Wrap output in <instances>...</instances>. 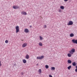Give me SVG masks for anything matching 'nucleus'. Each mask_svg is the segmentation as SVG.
<instances>
[{"instance_id":"obj_1","label":"nucleus","mask_w":77,"mask_h":77,"mask_svg":"<svg viewBox=\"0 0 77 77\" xmlns=\"http://www.w3.org/2000/svg\"><path fill=\"white\" fill-rule=\"evenodd\" d=\"M75 52V49L72 48L71 49V51H69V53L71 54H73Z\"/></svg>"},{"instance_id":"obj_2","label":"nucleus","mask_w":77,"mask_h":77,"mask_svg":"<svg viewBox=\"0 0 77 77\" xmlns=\"http://www.w3.org/2000/svg\"><path fill=\"white\" fill-rule=\"evenodd\" d=\"M16 33H17L19 32V26H16Z\"/></svg>"},{"instance_id":"obj_3","label":"nucleus","mask_w":77,"mask_h":77,"mask_svg":"<svg viewBox=\"0 0 77 77\" xmlns=\"http://www.w3.org/2000/svg\"><path fill=\"white\" fill-rule=\"evenodd\" d=\"M44 57V56H42L41 57H37V59H43Z\"/></svg>"},{"instance_id":"obj_4","label":"nucleus","mask_w":77,"mask_h":77,"mask_svg":"<svg viewBox=\"0 0 77 77\" xmlns=\"http://www.w3.org/2000/svg\"><path fill=\"white\" fill-rule=\"evenodd\" d=\"M72 24H73V22L72 21H69V23L67 24L68 26H71Z\"/></svg>"},{"instance_id":"obj_5","label":"nucleus","mask_w":77,"mask_h":77,"mask_svg":"<svg viewBox=\"0 0 77 77\" xmlns=\"http://www.w3.org/2000/svg\"><path fill=\"white\" fill-rule=\"evenodd\" d=\"M72 41L73 43L74 44H77V40H75V39H73L72 40Z\"/></svg>"},{"instance_id":"obj_6","label":"nucleus","mask_w":77,"mask_h":77,"mask_svg":"<svg viewBox=\"0 0 77 77\" xmlns=\"http://www.w3.org/2000/svg\"><path fill=\"white\" fill-rule=\"evenodd\" d=\"M21 14H22V15H27V13L25 11H22L21 12Z\"/></svg>"},{"instance_id":"obj_7","label":"nucleus","mask_w":77,"mask_h":77,"mask_svg":"<svg viewBox=\"0 0 77 77\" xmlns=\"http://www.w3.org/2000/svg\"><path fill=\"white\" fill-rule=\"evenodd\" d=\"M13 8L14 9H18L19 8V7L17 5L13 6Z\"/></svg>"},{"instance_id":"obj_8","label":"nucleus","mask_w":77,"mask_h":77,"mask_svg":"<svg viewBox=\"0 0 77 77\" xmlns=\"http://www.w3.org/2000/svg\"><path fill=\"white\" fill-rule=\"evenodd\" d=\"M24 32L25 33H28L29 32V29H25L24 30Z\"/></svg>"},{"instance_id":"obj_9","label":"nucleus","mask_w":77,"mask_h":77,"mask_svg":"<svg viewBox=\"0 0 77 77\" xmlns=\"http://www.w3.org/2000/svg\"><path fill=\"white\" fill-rule=\"evenodd\" d=\"M74 36V34L72 33H71L70 34V37H73V36Z\"/></svg>"},{"instance_id":"obj_10","label":"nucleus","mask_w":77,"mask_h":77,"mask_svg":"<svg viewBox=\"0 0 77 77\" xmlns=\"http://www.w3.org/2000/svg\"><path fill=\"white\" fill-rule=\"evenodd\" d=\"M27 46V43H24L22 45L23 47H25Z\"/></svg>"},{"instance_id":"obj_11","label":"nucleus","mask_w":77,"mask_h":77,"mask_svg":"<svg viewBox=\"0 0 77 77\" xmlns=\"http://www.w3.org/2000/svg\"><path fill=\"white\" fill-rule=\"evenodd\" d=\"M67 62L68 63H71L72 61L70 60H68L67 61Z\"/></svg>"},{"instance_id":"obj_12","label":"nucleus","mask_w":77,"mask_h":77,"mask_svg":"<svg viewBox=\"0 0 77 77\" xmlns=\"http://www.w3.org/2000/svg\"><path fill=\"white\" fill-rule=\"evenodd\" d=\"M67 56H68V57H71V56H72V55H71V54L69 53V54H68Z\"/></svg>"},{"instance_id":"obj_13","label":"nucleus","mask_w":77,"mask_h":77,"mask_svg":"<svg viewBox=\"0 0 77 77\" xmlns=\"http://www.w3.org/2000/svg\"><path fill=\"white\" fill-rule=\"evenodd\" d=\"M55 69V67H51V70L52 71H53V70H54Z\"/></svg>"},{"instance_id":"obj_14","label":"nucleus","mask_w":77,"mask_h":77,"mask_svg":"<svg viewBox=\"0 0 77 77\" xmlns=\"http://www.w3.org/2000/svg\"><path fill=\"white\" fill-rule=\"evenodd\" d=\"M23 63H26V62H27L26 60H25V59H23Z\"/></svg>"},{"instance_id":"obj_15","label":"nucleus","mask_w":77,"mask_h":77,"mask_svg":"<svg viewBox=\"0 0 77 77\" xmlns=\"http://www.w3.org/2000/svg\"><path fill=\"white\" fill-rule=\"evenodd\" d=\"M26 58L27 59H29V56L28 55H27L26 56Z\"/></svg>"},{"instance_id":"obj_16","label":"nucleus","mask_w":77,"mask_h":77,"mask_svg":"<svg viewBox=\"0 0 77 77\" xmlns=\"http://www.w3.org/2000/svg\"><path fill=\"white\" fill-rule=\"evenodd\" d=\"M72 65L73 66H75V65H76V63H75V62H74L72 63Z\"/></svg>"},{"instance_id":"obj_17","label":"nucleus","mask_w":77,"mask_h":77,"mask_svg":"<svg viewBox=\"0 0 77 77\" xmlns=\"http://www.w3.org/2000/svg\"><path fill=\"white\" fill-rule=\"evenodd\" d=\"M71 66H69L67 67V69H69V70H70V69L71 68Z\"/></svg>"},{"instance_id":"obj_18","label":"nucleus","mask_w":77,"mask_h":77,"mask_svg":"<svg viewBox=\"0 0 77 77\" xmlns=\"http://www.w3.org/2000/svg\"><path fill=\"white\" fill-rule=\"evenodd\" d=\"M39 45H40V46L42 47V43L41 42H40L39 43Z\"/></svg>"},{"instance_id":"obj_19","label":"nucleus","mask_w":77,"mask_h":77,"mask_svg":"<svg viewBox=\"0 0 77 77\" xmlns=\"http://www.w3.org/2000/svg\"><path fill=\"white\" fill-rule=\"evenodd\" d=\"M60 8L61 9H64V7L63 6H61L60 7Z\"/></svg>"},{"instance_id":"obj_20","label":"nucleus","mask_w":77,"mask_h":77,"mask_svg":"<svg viewBox=\"0 0 77 77\" xmlns=\"http://www.w3.org/2000/svg\"><path fill=\"white\" fill-rule=\"evenodd\" d=\"M40 40H42L43 39V38L41 36H39Z\"/></svg>"},{"instance_id":"obj_21","label":"nucleus","mask_w":77,"mask_h":77,"mask_svg":"<svg viewBox=\"0 0 77 77\" xmlns=\"http://www.w3.org/2000/svg\"><path fill=\"white\" fill-rule=\"evenodd\" d=\"M38 72L40 74L42 72V71L41 69H40L38 70Z\"/></svg>"},{"instance_id":"obj_22","label":"nucleus","mask_w":77,"mask_h":77,"mask_svg":"<svg viewBox=\"0 0 77 77\" xmlns=\"http://www.w3.org/2000/svg\"><path fill=\"white\" fill-rule=\"evenodd\" d=\"M45 67L46 69H47L48 68H49L48 66V65H46L45 66Z\"/></svg>"},{"instance_id":"obj_23","label":"nucleus","mask_w":77,"mask_h":77,"mask_svg":"<svg viewBox=\"0 0 77 77\" xmlns=\"http://www.w3.org/2000/svg\"><path fill=\"white\" fill-rule=\"evenodd\" d=\"M44 28H45V29H46L47 28V26L46 25H44Z\"/></svg>"},{"instance_id":"obj_24","label":"nucleus","mask_w":77,"mask_h":77,"mask_svg":"<svg viewBox=\"0 0 77 77\" xmlns=\"http://www.w3.org/2000/svg\"><path fill=\"white\" fill-rule=\"evenodd\" d=\"M61 11H62V10H61V9H59V12H61Z\"/></svg>"},{"instance_id":"obj_25","label":"nucleus","mask_w":77,"mask_h":77,"mask_svg":"<svg viewBox=\"0 0 77 77\" xmlns=\"http://www.w3.org/2000/svg\"><path fill=\"white\" fill-rule=\"evenodd\" d=\"M5 43H6V44H7L8 42V41L6 40L5 41Z\"/></svg>"},{"instance_id":"obj_26","label":"nucleus","mask_w":77,"mask_h":77,"mask_svg":"<svg viewBox=\"0 0 77 77\" xmlns=\"http://www.w3.org/2000/svg\"><path fill=\"white\" fill-rule=\"evenodd\" d=\"M49 77H53V76H52V75H49Z\"/></svg>"},{"instance_id":"obj_27","label":"nucleus","mask_w":77,"mask_h":77,"mask_svg":"<svg viewBox=\"0 0 77 77\" xmlns=\"http://www.w3.org/2000/svg\"><path fill=\"white\" fill-rule=\"evenodd\" d=\"M21 75H23V74H24V73L23 72H22L21 73Z\"/></svg>"},{"instance_id":"obj_28","label":"nucleus","mask_w":77,"mask_h":77,"mask_svg":"<svg viewBox=\"0 0 77 77\" xmlns=\"http://www.w3.org/2000/svg\"><path fill=\"white\" fill-rule=\"evenodd\" d=\"M75 71L76 72H77V69H76L75 70Z\"/></svg>"},{"instance_id":"obj_29","label":"nucleus","mask_w":77,"mask_h":77,"mask_svg":"<svg viewBox=\"0 0 77 77\" xmlns=\"http://www.w3.org/2000/svg\"><path fill=\"white\" fill-rule=\"evenodd\" d=\"M68 0H64V2H67Z\"/></svg>"},{"instance_id":"obj_30","label":"nucleus","mask_w":77,"mask_h":77,"mask_svg":"<svg viewBox=\"0 0 77 77\" xmlns=\"http://www.w3.org/2000/svg\"><path fill=\"white\" fill-rule=\"evenodd\" d=\"M75 68H76V69H77V66H75Z\"/></svg>"},{"instance_id":"obj_31","label":"nucleus","mask_w":77,"mask_h":77,"mask_svg":"<svg viewBox=\"0 0 77 77\" xmlns=\"http://www.w3.org/2000/svg\"><path fill=\"white\" fill-rule=\"evenodd\" d=\"M30 27L31 28V27H32V26H30Z\"/></svg>"}]
</instances>
